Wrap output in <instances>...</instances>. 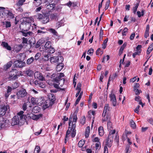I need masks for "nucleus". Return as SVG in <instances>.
Here are the masks:
<instances>
[{
	"mask_svg": "<svg viewBox=\"0 0 153 153\" xmlns=\"http://www.w3.org/2000/svg\"><path fill=\"white\" fill-rule=\"evenodd\" d=\"M64 76L63 73H60L58 77L48 81V83L49 85H53L55 88H58L59 86L62 87L64 83L65 80L64 78Z\"/></svg>",
	"mask_w": 153,
	"mask_h": 153,
	"instance_id": "1",
	"label": "nucleus"
},
{
	"mask_svg": "<svg viewBox=\"0 0 153 153\" xmlns=\"http://www.w3.org/2000/svg\"><path fill=\"white\" fill-rule=\"evenodd\" d=\"M56 99L53 94H51L48 96V99L43 105V108L45 109L52 106L54 103Z\"/></svg>",
	"mask_w": 153,
	"mask_h": 153,
	"instance_id": "2",
	"label": "nucleus"
},
{
	"mask_svg": "<svg viewBox=\"0 0 153 153\" xmlns=\"http://www.w3.org/2000/svg\"><path fill=\"white\" fill-rule=\"evenodd\" d=\"M21 72H19L16 69H13L9 74L8 78L10 79L15 80L20 76H22Z\"/></svg>",
	"mask_w": 153,
	"mask_h": 153,
	"instance_id": "3",
	"label": "nucleus"
},
{
	"mask_svg": "<svg viewBox=\"0 0 153 153\" xmlns=\"http://www.w3.org/2000/svg\"><path fill=\"white\" fill-rule=\"evenodd\" d=\"M35 17L39 20H41L43 24L47 23L49 22V19L48 16L45 13H37Z\"/></svg>",
	"mask_w": 153,
	"mask_h": 153,
	"instance_id": "4",
	"label": "nucleus"
},
{
	"mask_svg": "<svg viewBox=\"0 0 153 153\" xmlns=\"http://www.w3.org/2000/svg\"><path fill=\"white\" fill-rule=\"evenodd\" d=\"M16 95L18 99L22 100L27 97L28 93L25 89L22 88L17 91Z\"/></svg>",
	"mask_w": 153,
	"mask_h": 153,
	"instance_id": "5",
	"label": "nucleus"
},
{
	"mask_svg": "<svg viewBox=\"0 0 153 153\" xmlns=\"http://www.w3.org/2000/svg\"><path fill=\"white\" fill-rule=\"evenodd\" d=\"M115 130H111L108 134V138L106 142V145L108 147H111L113 139V134L115 132Z\"/></svg>",
	"mask_w": 153,
	"mask_h": 153,
	"instance_id": "6",
	"label": "nucleus"
},
{
	"mask_svg": "<svg viewBox=\"0 0 153 153\" xmlns=\"http://www.w3.org/2000/svg\"><path fill=\"white\" fill-rule=\"evenodd\" d=\"M63 60V58L62 56H53L51 57L50 61L51 63H62Z\"/></svg>",
	"mask_w": 153,
	"mask_h": 153,
	"instance_id": "7",
	"label": "nucleus"
},
{
	"mask_svg": "<svg viewBox=\"0 0 153 153\" xmlns=\"http://www.w3.org/2000/svg\"><path fill=\"white\" fill-rule=\"evenodd\" d=\"M34 76L36 79L41 81L45 80V78L42 74L39 71H36L34 74Z\"/></svg>",
	"mask_w": 153,
	"mask_h": 153,
	"instance_id": "8",
	"label": "nucleus"
},
{
	"mask_svg": "<svg viewBox=\"0 0 153 153\" xmlns=\"http://www.w3.org/2000/svg\"><path fill=\"white\" fill-rule=\"evenodd\" d=\"M19 119L18 116H15L12 119L11 125L12 126L17 125L19 124Z\"/></svg>",
	"mask_w": 153,
	"mask_h": 153,
	"instance_id": "9",
	"label": "nucleus"
},
{
	"mask_svg": "<svg viewBox=\"0 0 153 153\" xmlns=\"http://www.w3.org/2000/svg\"><path fill=\"white\" fill-rule=\"evenodd\" d=\"M14 63L16 67L19 68L23 67L25 64L24 62L19 60L15 61Z\"/></svg>",
	"mask_w": 153,
	"mask_h": 153,
	"instance_id": "10",
	"label": "nucleus"
},
{
	"mask_svg": "<svg viewBox=\"0 0 153 153\" xmlns=\"http://www.w3.org/2000/svg\"><path fill=\"white\" fill-rule=\"evenodd\" d=\"M109 97L112 105L114 106H115L116 105L117 102L116 97L114 94H110Z\"/></svg>",
	"mask_w": 153,
	"mask_h": 153,
	"instance_id": "11",
	"label": "nucleus"
},
{
	"mask_svg": "<svg viewBox=\"0 0 153 153\" xmlns=\"http://www.w3.org/2000/svg\"><path fill=\"white\" fill-rule=\"evenodd\" d=\"M27 118H30L34 120H37L39 118V115H36L32 113L27 114Z\"/></svg>",
	"mask_w": 153,
	"mask_h": 153,
	"instance_id": "12",
	"label": "nucleus"
},
{
	"mask_svg": "<svg viewBox=\"0 0 153 153\" xmlns=\"http://www.w3.org/2000/svg\"><path fill=\"white\" fill-rule=\"evenodd\" d=\"M34 83L37 87H39L42 88H44L45 87V85L44 82L36 80L34 81Z\"/></svg>",
	"mask_w": 153,
	"mask_h": 153,
	"instance_id": "13",
	"label": "nucleus"
},
{
	"mask_svg": "<svg viewBox=\"0 0 153 153\" xmlns=\"http://www.w3.org/2000/svg\"><path fill=\"white\" fill-rule=\"evenodd\" d=\"M4 12L5 13V14L6 16L9 19H12L14 18V15L11 11L9 10H4Z\"/></svg>",
	"mask_w": 153,
	"mask_h": 153,
	"instance_id": "14",
	"label": "nucleus"
},
{
	"mask_svg": "<svg viewBox=\"0 0 153 153\" xmlns=\"http://www.w3.org/2000/svg\"><path fill=\"white\" fill-rule=\"evenodd\" d=\"M45 103V102L43 97H40L37 100V105H39L40 106L43 105H43Z\"/></svg>",
	"mask_w": 153,
	"mask_h": 153,
	"instance_id": "15",
	"label": "nucleus"
},
{
	"mask_svg": "<svg viewBox=\"0 0 153 153\" xmlns=\"http://www.w3.org/2000/svg\"><path fill=\"white\" fill-rule=\"evenodd\" d=\"M1 45L8 50L10 51L11 50V48L8 45V44L7 42H2Z\"/></svg>",
	"mask_w": 153,
	"mask_h": 153,
	"instance_id": "16",
	"label": "nucleus"
},
{
	"mask_svg": "<svg viewBox=\"0 0 153 153\" xmlns=\"http://www.w3.org/2000/svg\"><path fill=\"white\" fill-rule=\"evenodd\" d=\"M49 31L52 33L54 35L56 36V39H59L60 38V36L58 35V33L53 28H51L49 30Z\"/></svg>",
	"mask_w": 153,
	"mask_h": 153,
	"instance_id": "17",
	"label": "nucleus"
},
{
	"mask_svg": "<svg viewBox=\"0 0 153 153\" xmlns=\"http://www.w3.org/2000/svg\"><path fill=\"white\" fill-rule=\"evenodd\" d=\"M73 118V122H76L77 121V117L76 115H74L72 117H70L69 119V126H71V121L72 120V118Z\"/></svg>",
	"mask_w": 153,
	"mask_h": 153,
	"instance_id": "18",
	"label": "nucleus"
},
{
	"mask_svg": "<svg viewBox=\"0 0 153 153\" xmlns=\"http://www.w3.org/2000/svg\"><path fill=\"white\" fill-rule=\"evenodd\" d=\"M13 62L12 61H10L8 62L7 64L4 66V69L6 70L10 68L12 65Z\"/></svg>",
	"mask_w": 153,
	"mask_h": 153,
	"instance_id": "19",
	"label": "nucleus"
},
{
	"mask_svg": "<svg viewBox=\"0 0 153 153\" xmlns=\"http://www.w3.org/2000/svg\"><path fill=\"white\" fill-rule=\"evenodd\" d=\"M43 55L44 56L45 60V61H48L50 56V54L47 53V52L45 51H44L43 52Z\"/></svg>",
	"mask_w": 153,
	"mask_h": 153,
	"instance_id": "20",
	"label": "nucleus"
},
{
	"mask_svg": "<svg viewBox=\"0 0 153 153\" xmlns=\"http://www.w3.org/2000/svg\"><path fill=\"white\" fill-rule=\"evenodd\" d=\"M99 134L100 136H102L104 134V129L102 126H100L98 128Z\"/></svg>",
	"mask_w": 153,
	"mask_h": 153,
	"instance_id": "21",
	"label": "nucleus"
},
{
	"mask_svg": "<svg viewBox=\"0 0 153 153\" xmlns=\"http://www.w3.org/2000/svg\"><path fill=\"white\" fill-rule=\"evenodd\" d=\"M59 64H58L56 67V69L57 71H59L63 68V65L62 63H59Z\"/></svg>",
	"mask_w": 153,
	"mask_h": 153,
	"instance_id": "22",
	"label": "nucleus"
},
{
	"mask_svg": "<svg viewBox=\"0 0 153 153\" xmlns=\"http://www.w3.org/2000/svg\"><path fill=\"white\" fill-rule=\"evenodd\" d=\"M25 74L29 76H32L33 74V71L29 69H26V70L25 71Z\"/></svg>",
	"mask_w": 153,
	"mask_h": 153,
	"instance_id": "23",
	"label": "nucleus"
},
{
	"mask_svg": "<svg viewBox=\"0 0 153 153\" xmlns=\"http://www.w3.org/2000/svg\"><path fill=\"white\" fill-rule=\"evenodd\" d=\"M4 123L5 122L3 117L1 116H0V127L1 128H3L5 126Z\"/></svg>",
	"mask_w": 153,
	"mask_h": 153,
	"instance_id": "24",
	"label": "nucleus"
},
{
	"mask_svg": "<svg viewBox=\"0 0 153 153\" xmlns=\"http://www.w3.org/2000/svg\"><path fill=\"white\" fill-rule=\"evenodd\" d=\"M64 19H62L59 22H57L56 24V27L57 28H59L62 26H63L64 25Z\"/></svg>",
	"mask_w": 153,
	"mask_h": 153,
	"instance_id": "25",
	"label": "nucleus"
},
{
	"mask_svg": "<svg viewBox=\"0 0 153 153\" xmlns=\"http://www.w3.org/2000/svg\"><path fill=\"white\" fill-rule=\"evenodd\" d=\"M52 46L51 42L50 41L47 42L45 45L44 47L46 50L51 48Z\"/></svg>",
	"mask_w": 153,
	"mask_h": 153,
	"instance_id": "26",
	"label": "nucleus"
},
{
	"mask_svg": "<svg viewBox=\"0 0 153 153\" xmlns=\"http://www.w3.org/2000/svg\"><path fill=\"white\" fill-rule=\"evenodd\" d=\"M153 49V43L151 44L148 48L147 51V54L149 55L152 51Z\"/></svg>",
	"mask_w": 153,
	"mask_h": 153,
	"instance_id": "27",
	"label": "nucleus"
},
{
	"mask_svg": "<svg viewBox=\"0 0 153 153\" xmlns=\"http://www.w3.org/2000/svg\"><path fill=\"white\" fill-rule=\"evenodd\" d=\"M47 50L48 53L50 54L53 53L55 51L54 48L52 46L48 49Z\"/></svg>",
	"mask_w": 153,
	"mask_h": 153,
	"instance_id": "28",
	"label": "nucleus"
},
{
	"mask_svg": "<svg viewBox=\"0 0 153 153\" xmlns=\"http://www.w3.org/2000/svg\"><path fill=\"white\" fill-rule=\"evenodd\" d=\"M90 132V127L87 126L86 128L85 131V137H88L89 136Z\"/></svg>",
	"mask_w": 153,
	"mask_h": 153,
	"instance_id": "29",
	"label": "nucleus"
},
{
	"mask_svg": "<svg viewBox=\"0 0 153 153\" xmlns=\"http://www.w3.org/2000/svg\"><path fill=\"white\" fill-rule=\"evenodd\" d=\"M26 0H19L16 3V5L18 7L21 6L22 5Z\"/></svg>",
	"mask_w": 153,
	"mask_h": 153,
	"instance_id": "30",
	"label": "nucleus"
},
{
	"mask_svg": "<svg viewBox=\"0 0 153 153\" xmlns=\"http://www.w3.org/2000/svg\"><path fill=\"white\" fill-rule=\"evenodd\" d=\"M19 83L18 82H16L12 85V87L13 89H14L17 88L19 86Z\"/></svg>",
	"mask_w": 153,
	"mask_h": 153,
	"instance_id": "31",
	"label": "nucleus"
},
{
	"mask_svg": "<svg viewBox=\"0 0 153 153\" xmlns=\"http://www.w3.org/2000/svg\"><path fill=\"white\" fill-rule=\"evenodd\" d=\"M34 60V58L33 57H31L27 59L26 61V63L28 65L30 64L33 62Z\"/></svg>",
	"mask_w": 153,
	"mask_h": 153,
	"instance_id": "32",
	"label": "nucleus"
},
{
	"mask_svg": "<svg viewBox=\"0 0 153 153\" xmlns=\"http://www.w3.org/2000/svg\"><path fill=\"white\" fill-rule=\"evenodd\" d=\"M39 108L38 106H35L32 109V111L35 113H37L39 112Z\"/></svg>",
	"mask_w": 153,
	"mask_h": 153,
	"instance_id": "33",
	"label": "nucleus"
},
{
	"mask_svg": "<svg viewBox=\"0 0 153 153\" xmlns=\"http://www.w3.org/2000/svg\"><path fill=\"white\" fill-rule=\"evenodd\" d=\"M31 102L33 105H37V100L34 97H32L31 99Z\"/></svg>",
	"mask_w": 153,
	"mask_h": 153,
	"instance_id": "34",
	"label": "nucleus"
},
{
	"mask_svg": "<svg viewBox=\"0 0 153 153\" xmlns=\"http://www.w3.org/2000/svg\"><path fill=\"white\" fill-rule=\"evenodd\" d=\"M85 143V140H81L78 143V145L79 147H82L84 144Z\"/></svg>",
	"mask_w": 153,
	"mask_h": 153,
	"instance_id": "35",
	"label": "nucleus"
},
{
	"mask_svg": "<svg viewBox=\"0 0 153 153\" xmlns=\"http://www.w3.org/2000/svg\"><path fill=\"white\" fill-rule=\"evenodd\" d=\"M108 39L106 38L104 41L103 44H102V48L103 49H105L107 45V43L108 41Z\"/></svg>",
	"mask_w": 153,
	"mask_h": 153,
	"instance_id": "36",
	"label": "nucleus"
},
{
	"mask_svg": "<svg viewBox=\"0 0 153 153\" xmlns=\"http://www.w3.org/2000/svg\"><path fill=\"white\" fill-rule=\"evenodd\" d=\"M130 125L131 127H132L133 128H136V126L135 122L133 120H131L130 122Z\"/></svg>",
	"mask_w": 153,
	"mask_h": 153,
	"instance_id": "37",
	"label": "nucleus"
},
{
	"mask_svg": "<svg viewBox=\"0 0 153 153\" xmlns=\"http://www.w3.org/2000/svg\"><path fill=\"white\" fill-rule=\"evenodd\" d=\"M109 105L108 104H106L104 107V113H106L107 111H108L109 110Z\"/></svg>",
	"mask_w": 153,
	"mask_h": 153,
	"instance_id": "38",
	"label": "nucleus"
},
{
	"mask_svg": "<svg viewBox=\"0 0 153 153\" xmlns=\"http://www.w3.org/2000/svg\"><path fill=\"white\" fill-rule=\"evenodd\" d=\"M35 1V2H34V3L36 4V5L37 6H39L42 3V1L41 0H34Z\"/></svg>",
	"mask_w": 153,
	"mask_h": 153,
	"instance_id": "39",
	"label": "nucleus"
},
{
	"mask_svg": "<svg viewBox=\"0 0 153 153\" xmlns=\"http://www.w3.org/2000/svg\"><path fill=\"white\" fill-rule=\"evenodd\" d=\"M55 6V4H49L47 6V7L48 9H50L51 10L53 9Z\"/></svg>",
	"mask_w": 153,
	"mask_h": 153,
	"instance_id": "40",
	"label": "nucleus"
},
{
	"mask_svg": "<svg viewBox=\"0 0 153 153\" xmlns=\"http://www.w3.org/2000/svg\"><path fill=\"white\" fill-rule=\"evenodd\" d=\"M40 148L39 146H36L34 151V153H39L40 151Z\"/></svg>",
	"mask_w": 153,
	"mask_h": 153,
	"instance_id": "41",
	"label": "nucleus"
},
{
	"mask_svg": "<svg viewBox=\"0 0 153 153\" xmlns=\"http://www.w3.org/2000/svg\"><path fill=\"white\" fill-rule=\"evenodd\" d=\"M22 33L23 36L26 37L28 35H30L31 34H32V33L30 31L27 32H24V31H22Z\"/></svg>",
	"mask_w": 153,
	"mask_h": 153,
	"instance_id": "42",
	"label": "nucleus"
},
{
	"mask_svg": "<svg viewBox=\"0 0 153 153\" xmlns=\"http://www.w3.org/2000/svg\"><path fill=\"white\" fill-rule=\"evenodd\" d=\"M107 127L108 129L111 130L112 128V124L110 120H108L107 123Z\"/></svg>",
	"mask_w": 153,
	"mask_h": 153,
	"instance_id": "43",
	"label": "nucleus"
},
{
	"mask_svg": "<svg viewBox=\"0 0 153 153\" xmlns=\"http://www.w3.org/2000/svg\"><path fill=\"white\" fill-rule=\"evenodd\" d=\"M85 116H84L80 120V123L82 125H83L85 122Z\"/></svg>",
	"mask_w": 153,
	"mask_h": 153,
	"instance_id": "44",
	"label": "nucleus"
},
{
	"mask_svg": "<svg viewBox=\"0 0 153 153\" xmlns=\"http://www.w3.org/2000/svg\"><path fill=\"white\" fill-rule=\"evenodd\" d=\"M41 41L39 40L37 42L35 46V48H37L40 47V46L42 44Z\"/></svg>",
	"mask_w": 153,
	"mask_h": 153,
	"instance_id": "45",
	"label": "nucleus"
},
{
	"mask_svg": "<svg viewBox=\"0 0 153 153\" xmlns=\"http://www.w3.org/2000/svg\"><path fill=\"white\" fill-rule=\"evenodd\" d=\"M139 5V3H137L134 7L133 8V13L135 14L137 11V8Z\"/></svg>",
	"mask_w": 153,
	"mask_h": 153,
	"instance_id": "46",
	"label": "nucleus"
},
{
	"mask_svg": "<svg viewBox=\"0 0 153 153\" xmlns=\"http://www.w3.org/2000/svg\"><path fill=\"white\" fill-rule=\"evenodd\" d=\"M142 46L141 45H138L136 47V51L138 53H141V48Z\"/></svg>",
	"mask_w": 153,
	"mask_h": 153,
	"instance_id": "47",
	"label": "nucleus"
},
{
	"mask_svg": "<svg viewBox=\"0 0 153 153\" xmlns=\"http://www.w3.org/2000/svg\"><path fill=\"white\" fill-rule=\"evenodd\" d=\"M104 118H103L102 120V123H104L106 121H108L110 119V117L109 116L107 115L105 117H104Z\"/></svg>",
	"mask_w": 153,
	"mask_h": 153,
	"instance_id": "48",
	"label": "nucleus"
},
{
	"mask_svg": "<svg viewBox=\"0 0 153 153\" xmlns=\"http://www.w3.org/2000/svg\"><path fill=\"white\" fill-rule=\"evenodd\" d=\"M127 45V43H125L123 45H122V46L120 47V50L121 51V52L122 51H123L124 49L126 47Z\"/></svg>",
	"mask_w": 153,
	"mask_h": 153,
	"instance_id": "49",
	"label": "nucleus"
},
{
	"mask_svg": "<svg viewBox=\"0 0 153 153\" xmlns=\"http://www.w3.org/2000/svg\"><path fill=\"white\" fill-rule=\"evenodd\" d=\"M41 54L40 53H37L36 54L35 56V59L36 60H37L41 56Z\"/></svg>",
	"mask_w": 153,
	"mask_h": 153,
	"instance_id": "50",
	"label": "nucleus"
},
{
	"mask_svg": "<svg viewBox=\"0 0 153 153\" xmlns=\"http://www.w3.org/2000/svg\"><path fill=\"white\" fill-rule=\"evenodd\" d=\"M22 43L23 44H27V40L26 38H25V37H23L22 38Z\"/></svg>",
	"mask_w": 153,
	"mask_h": 153,
	"instance_id": "51",
	"label": "nucleus"
},
{
	"mask_svg": "<svg viewBox=\"0 0 153 153\" xmlns=\"http://www.w3.org/2000/svg\"><path fill=\"white\" fill-rule=\"evenodd\" d=\"M19 118L21 120H23L24 119L26 120V119L27 118V114L26 115H25L24 114L22 115H21L20 116H19Z\"/></svg>",
	"mask_w": 153,
	"mask_h": 153,
	"instance_id": "52",
	"label": "nucleus"
},
{
	"mask_svg": "<svg viewBox=\"0 0 153 153\" xmlns=\"http://www.w3.org/2000/svg\"><path fill=\"white\" fill-rule=\"evenodd\" d=\"M110 2V0H108L107 2H106L105 7V10H106L108 9L109 5Z\"/></svg>",
	"mask_w": 153,
	"mask_h": 153,
	"instance_id": "53",
	"label": "nucleus"
},
{
	"mask_svg": "<svg viewBox=\"0 0 153 153\" xmlns=\"http://www.w3.org/2000/svg\"><path fill=\"white\" fill-rule=\"evenodd\" d=\"M72 131V132L71 133V137H75L76 134V130H71Z\"/></svg>",
	"mask_w": 153,
	"mask_h": 153,
	"instance_id": "54",
	"label": "nucleus"
},
{
	"mask_svg": "<svg viewBox=\"0 0 153 153\" xmlns=\"http://www.w3.org/2000/svg\"><path fill=\"white\" fill-rule=\"evenodd\" d=\"M5 25L6 28L10 27L11 25L10 22L8 21L6 22Z\"/></svg>",
	"mask_w": 153,
	"mask_h": 153,
	"instance_id": "55",
	"label": "nucleus"
},
{
	"mask_svg": "<svg viewBox=\"0 0 153 153\" xmlns=\"http://www.w3.org/2000/svg\"><path fill=\"white\" fill-rule=\"evenodd\" d=\"M102 52L100 48H98L96 51V54L97 55H98L99 54H102Z\"/></svg>",
	"mask_w": 153,
	"mask_h": 153,
	"instance_id": "56",
	"label": "nucleus"
},
{
	"mask_svg": "<svg viewBox=\"0 0 153 153\" xmlns=\"http://www.w3.org/2000/svg\"><path fill=\"white\" fill-rule=\"evenodd\" d=\"M134 91L135 92V94L137 95H139L140 92H141V91L140 90H139L138 89H134Z\"/></svg>",
	"mask_w": 153,
	"mask_h": 153,
	"instance_id": "57",
	"label": "nucleus"
},
{
	"mask_svg": "<svg viewBox=\"0 0 153 153\" xmlns=\"http://www.w3.org/2000/svg\"><path fill=\"white\" fill-rule=\"evenodd\" d=\"M5 10H1V11L0 12V18H2L3 17V16H4V15L3 14V13L4 12Z\"/></svg>",
	"mask_w": 153,
	"mask_h": 153,
	"instance_id": "58",
	"label": "nucleus"
},
{
	"mask_svg": "<svg viewBox=\"0 0 153 153\" xmlns=\"http://www.w3.org/2000/svg\"><path fill=\"white\" fill-rule=\"evenodd\" d=\"M135 34L134 33H132L130 36V39L131 40H133L135 37Z\"/></svg>",
	"mask_w": 153,
	"mask_h": 153,
	"instance_id": "59",
	"label": "nucleus"
},
{
	"mask_svg": "<svg viewBox=\"0 0 153 153\" xmlns=\"http://www.w3.org/2000/svg\"><path fill=\"white\" fill-rule=\"evenodd\" d=\"M94 52V49L93 48H91L88 51V54H91L93 53Z\"/></svg>",
	"mask_w": 153,
	"mask_h": 153,
	"instance_id": "60",
	"label": "nucleus"
},
{
	"mask_svg": "<svg viewBox=\"0 0 153 153\" xmlns=\"http://www.w3.org/2000/svg\"><path fill=\"white\" fill-rule=\"evenodd\" d=\"M12 90V88L10 86H8L7 87V92L10 94V93L11 92Z\"/></svg>",
	"mask_w": 153,
	"mask_h": 153,
	"instance_id": "61",
	"label": "nucleus"
},
{
	"mask_svg": "<svg viewBox=\"0 0 153 153\" xmlns=\"http://www.w3.org/2000/svg\"><path fill=\"white\" fill-rule=\"evenodd\" d=\"M140 107V106L139 105H138L134 110V112L136 113H138Z\"/></svg>",
	"mask_w": 153,
	"mask_h": 153,
	"instance_id": "62",
	"label": "nucleus"
},
{
	"mask_svg": "<svg viewBox=\"0 0 153 153\" xmlns=\"http://www.w3.org/2000/svg\"><path fill=\"white\" fill-rule=\"evenodd\" d=\"M99 147H100V143L98 142L95 144V147L97 149H98Z\"/></svg>",
	"mask_w": 153,
	"mask_h": 153,
	"instance_id": "63",
	"label": "nucleus"
},
{
	"mask_svg": "<svg viewBox=\"0 0 153 153\" xmlns=\"http://www.w3.org/2000/svg\"><path fill=\"white\" fill-rule=\"evenodd\" d=\"M149 36V32L145 31L144 35V37L146 38H147Z\"/></svg>",
	"mask_w": 153,
	"mask_h": 153,
	"instance_id": "64",
	"label": "nucleus"
}]
</instances>
